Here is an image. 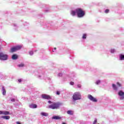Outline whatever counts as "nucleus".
<instances>
[{
    "label": "nucleus",
    "instance_id": "obj_31",
    "mask_svg": "<svg viewBox=\"0 0 124 124\" xmlns=\"http://www.w3.org/2000/svg\"><path fill=\"white\" fill-rule=\"evenodd\" d=\"M81 86L80 84H78V88H81Z\"/></svg>",
    "mask_w": 124,
    "mask_h": 124
},
{
    "label": "nucleus",
    "instance_id": "obj_18",
    "mask_svg": "<svg viewBox=\"0 0 124 124\" xmlns=\"http://www.w3.org/2000/svg\"><path fill=\"white\" fill-rule=\"evenodd\" d=\"M120 59L121 61H124V55L120 54Z\"/></svg>",
    "mask_w": 124,
    "mask_h": 124
},
{
    "label": "nucleus",
    "instance_id": "obj_32",
    "mask_svg": "<svg viewBox=\"0 0 124 124\" xmlns=\"http://www.w3.org/2000/svg\"><path fill=\"white\" fill-rule=\"evenodd\" d=\"M18 81L19 83H21V82H22V80L21 79H19Z\"/></svg>",
    "mask_w": 124,
    "mask_h": 124
},
{
    "label": "nucleus",
    "instance_id": "obj_35",
    "mask_svg": "<svg viewBox=\"0 0 124 124\" xmlns=\"http://www.w3.org/2000/svg\"><path fill=\"white\" fill-rule=\"evenodd\" d=\"M48 103L51 104V103H52V102L51 101H48Z\"/></svg>",
    "mask_w": 124,
    "mask_h": 124
},
{
    "label": "nucleus",
    "instance_id": "obj_30",
    "mask_svg": "<svg viewBox=\"0 0 124 124\" xmlns=\"http://www.w3.org/2000/svg\"><path fill=\"white\" fill-rule=\"evenodd\" d=\"M11 101H12V102H15V99L12 98V99H11Z\"/></svg>",
    "mask_w": 124,
    "mask_h": 124
},
{
    "label": "nucleus",
    "instance_id": "obj_1",
    "mask_svg": "<svg viewBox=\"0 0 124 124\" xmlns=\"http://www.w3.org/2000/svg\"><path fill=\"white\" fill-rule=\"evenodd\" d=\"M77 16L78 18H82L85 16V11L81 8H77L76 10Z\"/></svg>",
    "mask_w": 124,
    "mask_h": 124
},
{
    "label": "nucleus",
    "instance_id": "obj_9",
    "mask_svg": "<svg viewBox=\"0 0 124 124\" xmlns=\"http://www.w3.org/2000/svg\"><path fill=\"white\" fill-rule=\"evenodd\" d=\"M29 107L30 108L34 109L35 108H37V105L36 104H31L29 105Z\"/></svg>",
    "mask_w": 124,
    "mask_h": 124
},
{
    "label": "nucleus",
    "instance_id": "obj_23",
    "mask_svg": "<svg viewBox=\"0 0 124 124\" xmlns=\"http://www.w3.org/2000/svg\"><path fill=\"white\" fill-rule=\"evenodd\" d=\"M109 9H106V10L105 11V12L106 14H107V13H109Z\"/></svg>",
    "mask_w": 124,
    "mask_h": 124
},
{
    "label": "nucleus",
    "instance_id": "obj_19",
    "mask_svg": "<svg viewBox=\"0 0 124 124\" xmlns=\"http://www.w3.org/2000/svg\"><path fill=\"white\" fill-rule=\"evenodd\" d=\"M10 113L7 111H3V115H9Z\"/></svg>",
    "mask_w": 124,
    "mask_h": 124
},
{
    "label": "nucleus",
    "instance_id": "obj_16",
    "mask_svg": "<svg viewBox=\"0 0 124 124\" xmlns=\"http://www.w3.org/2000/svg\"><path fill=\"white\" fill-rule=\"evenodd\" d=\"M41 115L42 116H44L45 117H47L49 114L46 112H42Z\"/></svg>",
    "mask_w": 124,
    "mask_h": 124
},
{
    "label": "nucleus",
    "instance_id": "obj_14",
    "mask_svg": "<svg viewBox=\"0 0 124 124\" xmlns=\"http://www.w3.org/2000/svg\"><path fill=\"white\" fill-rule=\"evenodd\" d=\"M12 60H17V59H18V55H16V54H14L12 56Z\"/></svg>",
    "mask_w": 124,
    "mask_h": 124
},
{
    "label": "nucleus",
    "instance_id": "obj_7",
    "mask_svg": "<svg viewBox=\"0 0 124 124\" xmlns=\"http://www.w3.org/2000/svg\"><path fill=\"white\" fill-rule=\"evenodd\" d=\"M118 95L120 96L121 100H123V99H124V92H123V91H120L118 92Z\"/></svg>",
    "mask_w": 124,
    "mask_h": 124
},
{
    "label": "nucleus",
    "instance_id": "obj_6",
    "mask_svg": "<svg viewBox=\"0 0 124 124\" xmlns=\"http://www.w3.org/2000/svg\"><path fill=\"white\" fill-rule=\"evenodd\" d=\"M88 97L89 99L91 100V101H93V102H97V100L95 98L93 97V95H92L91 94H88Z\"/></svg>",
    "mask_w": 124,
    "mask_h": 124
},
{
    "label": "nucleus",
    "instance_id": "obj_13",
    "mask_svg": "<svg viewBox=\"0 0 124 124\" xmlns=\"http://www.w3.org/2000/svg\"><path fill=\"white\" fill-rule=\"evenodd\" d=\"M112 88L114 91H117L118 90V87H117V85L115 84H112Z\"/></svg>",
    "mask_w": 124,
    "mask_h": 124
},
{
    "label": "nucleus",
    "instance_id": "obj_33",
    "mask_svg": "<svg viewBox=\"0 0 124 124\" xmlns=\"http://www.w3.org/2000/svg\"><path fill=\"white\" fill-rule=\"evenodd\" d=\"M30 54L31 55H32V54H33V52L32 51H31V52H30Z\"/></svg>",
    "mask_w": 124,
    "mask_h": 124
},
{
    "label": "nucleus",
    "instance_id": "obj_22",
    "mask_svg": "<svg viewBox=\"0 0 124 124\" xmlns=\"http://www.w3.org/2000/svg\"><path fill=\"white\" fill-rule=\"evenodd\" d=\"M116 84H117V85L118 86H119V87H122V84L120 83V82H117L116 83Z\"/></svg>",
    "mask_w": 124,
    "mask_h": 124
},
{
    "label": "nucleus",
    "instance_id": "obj_28",
    "mask_svg": "<svg viewBox=\"0 0 124 124\" xmlns=\"http://www.w3.org/2000/svg\"><path fill=\"white\" fill-rule=\"evenodd\" d=\"M70 85H74V82L73 81H71L70 82Z\"/></svg>",
    "mask_w": 124,
    "mask_h": 124
},
{
    "label": "nucleus",
    "instance_id": "obj_25",
    "mask_svg": "<svg viewBox=\"0 0 124 124\" xmlns=\"http://www.w3.org/2000/svg\"><path fill=\"white\" fill-rule=\"evenodd\" d=\"M58 76H59L60 77H62V73H60L59 74H58Z\"/></svg>",
    "mask_w": 124,
    "mask_h": 124
},
{
    "label": "nucleus",
    "instance_id": "obj_12",
    "mask_svg": "<svg viewBox=\"0 0 124 124\" xmlns=\"http://www.w3.org/2000/svg\"><path fill=\"white\" fill-rule=\"evenodd\" d=\"M2 119H4L5 120H9L10 119V116H1Z\"/></svg>",
    "mask_w": 124,
    "mask_h": 124
},
{
    "label": "nucleus",
    "instance_id": "obj_26",
    "mask_svg": "<svg viewBox=\"0 0 124 124\" xmlns=\"http://www.w3.org/2000/svg\"><path fill=\"white\" fill-rule=\"evenodd\" d=\"M100 80H97V81L96 82V85H98V84H100Z\"/></svg>",
    "mask_w": 124,
    "mask_h": 124
},
{
    "label": "nucleus",
    "instance_id": "obj_10",
    "mask_svg": "<svg viewBox=\"0 0 124 124\" xmlns=\"http://www.w3.org/2000/svg\"><path fill=\"white\" fill-rule=\"evenodd\" d=\"M67 114H68V115H70L71 116H73L74 112L72 110H68L67 111Z\"/></svg>",
    "mask_w": 124,
    "mask_h": 124
},
{
    "label": "nucleus",
    "instance_id": "obj_34",
    "mask_svg": "<svg viewBox=\"0 0 124 124\" xmlns=\"http://www.w3.org/2000/svg\"><path fill=\"white\" fill-rule=\"evenodd\" d=\"M16 124H21V123L19 122H16Z\"/></svg>",
    "mask_w": 124,
    "mask_h": 124
},
{
    "label": "nucleus",
    "instance_id": "obj_11",
    "mask_svg": "<svg viewBox=\"0 0 124 124\" xmlns=\"http://www.w3.org/2000/svg\"><path fill=\"white\" fill-rule=\"evenodd\" d=\"M61 119H62V118L59 116H53L52 118V120H61Z\"/></svg>",
    "mask_w": 124,
    "mask_h": 124
},
{
    "label": "nucleus",
    "instance_id": "obj_20",
    "mask_svg": "<svg viewBox=\"0 0 124 124\" xmlns=\"http://www.w3.org/2000/svg\"><path fill=\"white\" fill-rule=\"evenodd\" d=\"M82 38L83 39H86V38H87V34H83L82 36Z\"/></svg>",
    "mask_w": 124,
    "mask_h": 124
},
{
    "label": "nucleus",
    "instance_id": "obj_29",
    "mask_svg": "<svg viewBox=\"0 0 124 124\" xmlns=\"http://www.w3.org/2000/svg\"><path fill=\"white\" fill-rule=\"evenodd\" d=\"M0 115H3V111L0 110Z\"/></svg>",
    "mask_w": 124,
    "mask_h": 124
},
{
    "label": "nucleus",
    "instance_id": "obj_24",
    "mask_svg": "<svg viewBox=\"0 0 124 124\" xmlns=\"http://www.w3.org/2000/svg\"><path fill=\"white\" fill-rule=\"evenodd\" d=\"M56 94H57V95H60V94H61V92H60V91H57Z\"/></svg>",
    "mask_w": 124,
    "mask_h": 124
},
{
    "label": "nucleus",
    "instance_id": "obj_38",
    "mask_svg": "<svg viewBox=\"0 0 124 124\" xmlns=\"http://www.w3.org/2000/svg\"><path fill=\"white\" fill-rule=\"evenodd\" d=\"M52 52H54V51L53 50Z\"/></svg>",
    "mask_w": 124,
    "mask_h": 124
},
{
    "label": "nucleus",
    "instance_id": "obj_17",
    "mask_svg": "<svg viewBox=\"0 0 124 124\" xmlns=\"http://www.w3.org/2000/svg\"><path fill=\"white\" fill-rule=\"evenodd\" d=\"M76 11H71V14L72 15V16H75L76 15Z\"/></svg>",
    "mask_w": 124,
    "mask_h": 124
},
{
    "label": "nucleus",
    "instance_id": "obj_21",
    "mask_svg": "<svg viewBox=\"0 0 124 124\" xmlns=\"http://www.w3.org/2000/svg\"><path fill=\"white\" fill-rule=\"evenodd\" d=\"M24 64L23 63H21V64H19L18 65V66H19V67H23L24 66Z\"/></svg>",
    "mask_w": 124,
    "mask_h": 124
},
{
    "label": "nucleus",
    "instance_id": "obj_3",
    "mask_svg": "<svg viewBox=\"0 0 124 124\" xmlns=\"http://www.w3.org/2000/svg\"><path fill=\"white\" fill-rule=\"evenodd\" d=\"M60 105H61V104L59 102L53 103L52 105H49L48 108L50 109H58L60 107Z\"/></svg>",
    "mask_w": 124,
    "mask_h": 124
},
{
    "label": "nucleus",
    "instance_id": "obj_15",
    "mask_svg": "<svg viewBox=\"0 0 124 124\" xmlns=\"http://www.w3.org/2000/svg\"><path fill=\"white\" fill-rule=\"evenodd\" d=\"M2 89L3 95H5V94L6 93V91H5V88H4L3 87H2Z\"/></svg>",
    "mask_w": 124,
    "mask_h": 124
},
{
    "label": "nucleus",
    "instance_id": "obj_8",
    "mask_svg": "<svg viewBox=\"0 0 124 124\" xmlns=\"http://www.w3.org/2000/svg\"><path fill=\"white\" fill-rule=\"evenodd\" d=\"M42 97L44 99H47V100L51 99V98H52V97H51V96L49 95L45 94H42Z\"/></svg>",
    "mask_w": 124,
    "mask_h": 124
},
{
    "label": "nucleus",
    "instance_id": "obj_27",
    "mask_svg": "<svg viewBox=\"0 0 124 124\" xmlns=\"http://www.w3.org/2000/svg\"><path fill=\"white\" fill-rule=\"evenodd\" d=\"M97 123V120H95L93 123V124H96Z\"/></svg>",
    "mask_w": 124,
    "mask_h": 124
},
{
    "label": "nucleus",
    "instance_id": "obj_36",
    "mask_svg": "<svg viewBox=\"0 0 124 124\" xmlns=\"http://www.w3.org/2000/svg\"><path fill=\"white\" fill-rule=\"evenodd\" d=\"M62 124H66L65 123H62Z\"/></svg>",
    "mask_w": 124,
    "mask_h": 124
},
{
    "label": "nucleus",
    "instance_id": "obj_4",
    "mask_svg": "<svg viewBox=\"0 0 124 124\" xmlns=\"http://www.w3.org/2000/svg\"><path fill=\"white\" fill-rule=\"evenodd\" d=\"M21 49H22V46H17L12 47L10 52L11 53H14V52H16V51H18V50H21Z\"/></svg>",
    "mask_w": 124,
    "mask_h": 124
},
{
    "label": "nucleus",
    "instance_id": "obj_37",
    "mask_svg": "<svg viewBox=\"0 0 124 124\" xmlns=\"http://www.w3.org/2000/svg\"><path fill=\"white\" fill-rule=\"evenodd\" d=\"M54 50H57V48L54 47Z\"/></svg>",
    "mask_w": 124,
    "mask_h": 124
},
{
    "label": "nucleus",
    "instance_id": "obj_5",
    "mask_svg": "<svg viewBox=\"0 0 124 124\" xmlns=\"http://www.w3.org/2000/svg\"><path fill=\"white\" fill-rule=\"evenodd\" d=\"M8 58V56L3 54L2 52H0V60L2 61H6Z\"/></svg>",
    "mask_w": 124,
    "mask_h": 124
},
{
    "label": "nucleus",
    "instance_id": "obj_2",
    "mask_svg": "<svg viewBox=\"0 0 124 124\" xmlns=\"http://www.w3.org/2000/svg\"><path fill=\"white\" fill-rule=\"evenodd\" d=\"M74 100L81 99V94L79 92H75L73 95Z\"/></svg>",
    "mask_w": 124,
    "mask_h": 124
}]
</instances>
